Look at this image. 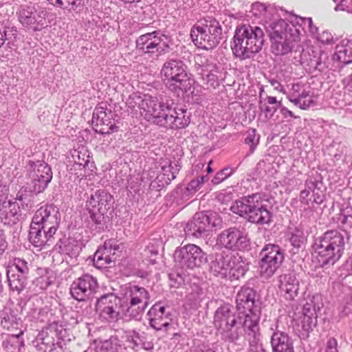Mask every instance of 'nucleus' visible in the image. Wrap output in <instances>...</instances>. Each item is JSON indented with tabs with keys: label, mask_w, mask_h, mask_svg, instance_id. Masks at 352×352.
<instances>
[{
	"label": "nucleus",
	"mask_w": 352,
	"mask_h": 352,
	"mask_svg": "<svg viewBox=\"0 0 352 352\" xmlns=\"http://www.w3.org/2000/svg\"><path fill=\"white\" fill-rule=\"evenodd\" d=\"M6 278L10 290L20 294L30 278V265L23 258L13 257L6 266Z\"/></svg>",
	"instance_id": "9b49d317"
},
{
	"label": "nucleus",
	"mask_w": 352,
	"mask_h": 352,
	"mask_svg": "<svg viewBox=\"0 0 352 352\" xmlns=\"http://www.w3.org/2000/svg\"><path fill=\"white\" fill-rule=\"evenodd\" d=\"M232 255L226 251L216 252L210 255V270L214 275L221 278L227 276Z\"/></svg>",
	"instance_id": "393cba45"
},
{
	"label": "nucleus",
	"mask_w": 352,
	"mask_h": 352,
	"mask_svg": "<svg viewBox=\"0 0 352 352\" xmlns=\"http://www.w3.org/2000/svg\"><path fill=\"white\" fill-rule=\"evenodd\" d=\"M112 112L107 109L106 104L97 106L93 112L92 123L96 127V131L100 134H110L117 131L118 126L112 120Z\"/></svg>",
	"instance_id": "5701e85b"
},
{
	"label": "nucleus",
	"mask_w": 352,
	"mask_h": 352,
	"mask_svg": "<svg viewBox=\"0 0 352 352\" xmlns=\"http://www.w3.org/2000/svg\"><path fill=\"white\" fill-rule=\"evenodd\" d=\"M248 342L249 344L248 352H266L263 348L261 336H258L257 330L255 331L253 329L248 334Z\"/></svg>",
	"instance_id": "a18cd8bd"
},
{
	"label": "nucleus",
	"mask_w": 352,
	"mask_h": 352,
	"mask_svg": "<svg viewBox=\"0 0 352 352\" xmlns=\"http://www.w3.org/2000/svg\"><path fill=\"white\" fill-rule=\"evenodd\" d=\"M180 168L181 165L178 161L169 162L162 166L161 172L172 181L176 177Z\"/></svg>",
	"instance_id": "3c124183"
},
{
	"label": "nucleus",
	"mask_w": 352,
	"mask_h": 352,
	"mask_svg": "<svg viewBox=\"0 0 352 352\" xmlns=\"http://www.w3.org/2000/svg\"><path fill=\"white\" fill-rule=\"evenodd\" d=\"M345 246V237L343 233L337 230L325 232L316 238L313 249L322 267L335 265L342 256Z\"/></svg>",
	"instance_id": "20e7f679"
},
{
	"label": "nucleus",
	"mask_w": 352,
	"mask_h": 352,
	"mask_svg": "<svg viewBox=\"0 0 352 352\" xmlns=\"http://www.w3.org/2000/svg\"><path fill=\"white\" fill-rule=\"evenodd\" d=\"M258 314H250V316H243L239 314V318L234 322L228 324L222 329H218L221 339L228 342H235L242 336L244 332L245 340L248 341V336L252 330L255 331L257 329L258 336H261L260 332Z\"/></svg>",
	"instance_id": "9d476101"
},
{
	"label": "nucleus",
	"mask_w": 352,
	"mask_h": 352,
	"mask_svg": "<svg viewBox=\"0 0 352 352\" xmlns=\"http://www.w3.org/2000/svg\"><path fill=\"white\" fill-rule=\"evenodd\" d=\"M228 270L236 279H239L246 274L248 270V265L243 261L242 256L233 254Z\"/></svg>",
	"instance_id": "c9c22d12"
},
{
	"label": "nucleus",
	"mask_w": 352,
	"mask_h": 352,
	"mask_svg": "<svg viewBox=\"0 0 352 352\" xmlns=\"http://www.w3.org/2000/svg\"><path fill=\"white\" fill-rule=\"evenodd\" d=\"M336 10L352 13V0H341L340 3L336 6Z\"/></svg>",
	"instance_id": "0e129e2a"
},
{
	"label": "nucleus",
	"mask_w": 352,
	"mask_h": 352,
	"mask_svg": "<svg viewBox=\"0 0 352 352\" xmlns=\"http://www.w3.org/2000/svg\"><path fill=\"white\" fill-rule=\"evenodd\" d=\"M170 180L168 177L164 175V174L160 172V173L156 177L155 179L152 182L151 186L153 188H155V184L157 185L160 188H164L167 185H168L170 183Z\"/></svg>",
	"instance_id": "bf43d9fd"
},
{
	"label": "nucleus",
	"mask_w": 352,
	"mask_h": 352,
	"mask_svg": "<svg viewBox=\"0 0 352 352\" xmlns=\"http://www.w3.org/2000/svg\"><path fill=\"white\" fill-rule=\"evenodd\" d=\"M238 318H239V314L238 316L235 314L232 307L230 304H225L216 310L214 316V324L218 330L230 322H234Z\"/></svg>",
	"instance_id": "c756f323"
},
{
	"label": "nucleus",
	"mask_w": 352,
	"mask_h": 352,
	"mask_svg": "<svg viewBox=\"0 0 352 352\" xmlns=\"http://www.w3.org/2000/svg\"><path fill=\"white\" fill-rule=\"evenodd\" d=\"M174 259L178 265L184 269L199 267L208 261L206 253L195 244L177 248L174 252Z\"/></svg>",
	"instance_id": "2eb2a0df"
},
{
	"label": "nucleus",
	"mask_w": 352,
	"mask_h": 352,
	"mask_svg": "<svg viewBox=\"0 0 352 352\" xmlns=\"http://www.w3.org/2000/svg\"><path fill=\"white\" fill-rule=\"evenodd\" d=\"M258 294L256 291L249 285H244L237 292L236 296V308L239 311H244L240 314L243 316H250V314H258V322L261 318L260 307L258 305V301L256 300Z\"/></svg>",
	"instance_id": "412c9836"
},
{
	"label": "nucleus",
	"mask_w": 352,
	"mask_h": 352,
	"mask_svg": "<svg viewBox=\"0 0 352 352\" xmlns=\"http://www.w3.org/2000/svg\"><path fill=\"white\" fill-rule=\"evenodd\" d=\"M17 30L14 27H6L0 25V48L4 45L6 41L11 39L12 36L16 37Z\"/></svg>",
	"instance_id": "864d4df0"
},
{
	"label": "nucleus",
	"mask_w": 352,
	"mask_h": 352,
	"mask_svg": "<svg viewBox=\"0 0 352 352\" xmlns=\"http://www.w3.org/2000/svg\"><path fill=\"white\" fill-rule=\"evenodd\" d=\"M60 213L54 204L41 206L34 213L30 227L29 240L35 247L51 245L60 226Z\"/></svg>",
	"instance_id": "f257e3e1"
},
{
	"label": "nucleus",
	"mask_w": 352,
	"mask_h": 352,
	"mask_svg": "<svg viewBox=\"0 0 352 352\" xmlns=\"http://www.w3.org/2000/svg\"><path fill=\"white\" fill-rule=\"evenodd\" d=\"M297 61L309 73L315 71L322 72L328 67L329 56L323 51L307 48L302 51L300 58Z\"/></svg>",
	"instance_id": "4be33fe9"
},
{
	"label": "nucleus",
	"mask_w": 352,
	"mask_h": 352,
	"mask_svg": "<svg viewBox=\"0 0 352 352\" xmlns=\"http://www.w3.org/2000/svg\"><path fill=\"white\" fill-rule=\"evenodd\" d=\"M20 212V208L16 202L3 201L0 208L1 222L8 226L16 224L19 220Z\"/></svg>",
	"instance_id": "c85d7f7f"
},
{
	"label": "nucleus",
	"mask_w": 352,
	"mask_h": 352,
	"mask_svg": "<svg viewBox=\"0 0 352 352\" xmlns=\"http://www.w3.org/2000/svg\"><path fill=\"white\" fill-rule=\"evenodd\" d=\"M280 107V102L274 96H267L264 101L261 100L259 102V109L267 120L272 118Z\"/></svg>",
	"instance_id": "58836bf2"
},
{
	"label": "nucleus",
	"mask_w": 352,
	"mask_h": 352,
	"mask_svg": "<svg viewBox=\"0 0 352 352\" xmlns=\"http://www.w3.org/2000/svg\"><path fill=\"white\" fill-rule=\"evenodd\" d=\"M72 159L74 162V166L76 169L86 168L90 162V156L88 151L82 148L81 149H74L72 152Z\"/></svg>",
	"instance_id": "79ce46f5"
},
{
	"label": "nucleus",
	"mask_w": 352,
	"mask_h": 352,
	"mask_svg": "<svg viewBox=\"0 0 352 352\" xmlns=\"http://www.w3.org/2000/svg\"><path fill=\"white\" fill-rule=\"evenodd\" d=\"M219 223L220 220L216 213L200 212L195 213L186 224L184 230L187 234L199 238L208 236L212 228L217 227Z\"/></svg>",
	"instance_id": "dca6fc26"
},
{
	"label": "nucleus",
	"mask_w": 352,
	"mask_h": 352,
	"mask_svg": "<svg viewBox=\"0 0 352 352\" xmlns=\"http://www.w3.org/2000/svg\"><path fill=\"white\" fill-rule=\"evenodd\" d=\"M259 258V274L262 278L269 279L282 265L285 254L280 246L269 243L263 248Z\"/></svg>",
	"instance_id": "ddd939ff"
},
{
	"label": "nucleus",
	"mask_w": 352,
	"mask_h": 352,
	"mask_svg": "<svg viewBox=\"0 0 352 352\" xmlns=\"http://www.w3.org/2000/svg\"><path fill=\"white\" fill-rule=\"evenodd\" d=\"M142 102V109L146 111V116L149 120H151L153 124L163 127L164 122L170 113L173 102L170 103L168 101L165 102L162 100L151 96H145Z\"/></svg>",
	"instance_id": "f3484780"
},
{
	"label": "nucleus",
	"mask_w": 352,
	"mask_h": 352,
	"mask_svg": "<svg viewBox=\"0 0 352 352\" xmlns=\"http://www.w3.org/2000/svg\"><path fill=\"white\" fill-rule=\"evenodd\" d=\"M149 324L152 328L157 331H160L163 327H167L169 325L168 320H155V318L153 317H149Z\"/></svg>",
	"instance_id": "052dcab7"
},
{
	"label": "nucleus",
	"mask_w": 352,
	"mask_h": 352,
	"mask_svg": "<svg viewBox=\"0 0 352 352\" xmlns=\"http://www.w3.org/2000/svg\"><path fill=\"white\" fill-rule=\"evenodd\" d=\"M270 344L273 352H293L294 351L293 342L289 335L278 329L272 333Z\"/></svg>",
	"instance_id": "cd10ccee"
},
{
	"label": "nucleus",
	"mask_w": 352,
	"mask_h": 352,
	"mask_svg": "<svg viewBox=\"0 0 352 352\" xmlns=\"http://www.w3.org/2000/svg\"><path fill=\"white\" fill-rule=\"evenodd\" d=\"M290 34L285 36L270 38L271 51L276 56H283L292 52L297 42L300 40V31L299 29L290 30Z\"/></svg>",
	"instance_id": "b1692460"
},
{
	"label": "nucleus",
	"mask_w": 352,
	"mask_h": 352,
	"mask_svg": "<svg viewBox=\"0 0 352 352\" xmlns=\"http://www.w3.org/2000/svg\"><path fill=\"white\" fill-rule=\"evenodd\" d=\"M217 241L221 247L232 251L244 250L250 246L247 234L236 227L223 230L217 236Z\"/></svg>",
	"instance_id": "6ab92c4d"
},
{
	"label": "nucleus",
	"mask_w": 352,
	"mask_h": 352,
	"mask_svg": "<svg viewBox=\"0 0 352 352\" xmlns=\"http://www.w3.org/2000/svg\"><path fill=\"white\" fill-rule=\"evenodd\" d=\"M19 20L22 25L33 32H38L47 26V11L40 6L23 8L19 10Z\"/></svg>",
	"instance_id": "aec40b11"
},
{
	"label": "nucleus",
	"mask_w": 352,
	"mask_h": 352,
	"mask_svg": "<svg viewBox=\"0 0 352 352\" xmlns=\"http://www.w3.org/2000/svg\"><path fill=\"white\" fill-rule=\"evenodd\" d=\"M96 352H118L121 346L117 336H111L109 339L98 338L94 342Z\"/></svg>",
	"instance_id": "f704fd0d"
},
{
	"label": "nucleus",
	"mask_w": 352,
	"mask_h": 352,
	"mask_svg": "<svg viewBox=\"0 0 352 352\" xmlns=\"http://www.w3.org/2000/svg\"><path fill=\"white\" fill-rule=\"evenodd\" d=\"M264 42L263 29L258 26L243 25L235 30L231 49L236 58L240 60L250 59L261 51Z\"/></svg>",
	"instance_id": "f03ea898"
},
{
	"label": "nucleus",
	"mask_w": 352,
	"mask_h": 352,
	"mask_svg": "<svg viewBox=\"0 0 352 352\" xmlns=\"http://www.w3.org/2000/svg\"><path fill=\"white\" fill-rule=\"evenodd\" d=\"M33 314L36 322H43L47 318V313L43 309H39L38 311L34 310Z\"/></svg>",
	"instance_id": "774afa93"
},
{
	"label": "nucleus",
	"mask_w": 352,
	"mask_h": 352,
	"mask_svg": "<svg viewBox=\"0 0 352 352\" xmlns=\"http://www.w3.org/2000/svg\"><path fill=\"white\" fill-rule=\"evenodd\" d=\"M309 19H311L310 17H301L295 14H290L289 18L287 19L289 21L290 23L294 25H299L302 28V30L305 32L308 28V24L307 21Z\"/></svg>",
	"instance_id": "4d7b16f0"
},
{
	"label": "nucleus",
	"mask_w": 352,
	"mask_h": 352,
	"mask_svg": "<svg viewBox=\"0 0 352 352\" xmlns=\"http://www.w3.org/2000/svg\"><path fill=\"white\" fill-rule=\"evenodd\" d=\"M187 110L180 109L176 110L170 108V113L164 122L163 127L172 129H184L188 126L190 122V116L186 115Z\"/></svg>",
	"instance_id": "bb28decb"
},
{
	"label": "nucleus",
	"mask_w": 352,
	"mask_h": 352,
	"mask_svg": "<svg viewBox=\"0 0 352 352\" xmlns=\"http://www.w3.org/2000/svg\"><path fill=\"white\" fill-rule=\"evenodd\" d=\"M33 195L35 194L33 192H32L30 186L29 187V190L28 187L23 186L18 191L16 196V200L21 202V204L23 208H24V206H25L26 207H30L32 204V199Z\"/></svg>",
	"instance_id": "09e8293b"
},
{
	"label": "nucleus",
	"mask_w": 352,
	"mask_h": 352,
	"mask_svg": "<svg viewBox=\"0 0 352 352\" xmlns=\"http://www.w3.org/2000/svg\"><path fill=\"white\" fill-rule=\"evenodd\" d=\"M279 288L284 293L286 300H294L298 296L300 282L293 272L282 274L279 276Z\"/></svg>",
	"instance_id": "a878e982"
},
{
	"label": "nucleus",
	"mask_w": 352,
	"mask_h": 352,
	"mask_svg": "<svg viewBox=\"0 0 352 352\" xmlns=\"http://www.w3.org/2000/svg\"><path fill=\"white\" fill-rule=\"evenodd\" d=\"M298 29L295 25L288 24L284 19H278L271 22L268 27L267 31L270 38L283 37L285 34H290V30Z\"/></svg>",
	"instance_id": "72a5a7b5"
},
{
	"label": "nucleus",
	"mask_w": 352,
	"mask_h": 352,
	"mask_svg": "<svg viewBox=\"0 0 352 352\" xmlns=\"http://www.w3.org/2000/svg\"><path fill=\"white\" fill-rule=\"evenodd\" d=\"M87 1L88 0H73L70 2V10H72L76 13L80 12L82 10L85 1L87 2Z\"/></svg>",
	"instance_id": "338daca9"
},
{
	"label": "nucleus",
	"mask_w": 352,
	"mask_h": 352,
	"mask_svg": "<svg viewBox=\"0 0 352 352\" xmlns=\"http://www.w3.org/2000/svg\"><path fill=\"white\" fill-rule=\"evenodd\" d=\"M126 309L124 316L129 320H140L151 302V294L144 287L129 283L124 289Z\"/></svg>",
	"instance_id": "1a4fd4ad"
},
{
	"label": "nucleus",
	"mask_w": 352,
	"mask_h": 352,
	"mask_svg": "<svg viewBox=\"0 0 352 352\" xmlns=\"http://www.w3.org/2000/svg\"><path fill=\"white\" fill-rule=\"evenodd\" d=\"M259 142V135H256V131L254 129H250L245 133L244 143L250 146L249 153L247 155L252 154Z\"/></svg>",
	"instance_id": "8fccbe9b"
},
{
	"label": "nucleus",
	"mask_w": 352,
	"mask_h": 352,
	"mask_svg": "<svg viewBox=\"0 0 352 352\" xmlns=\"http://www.w3.org/2000/svg\"><path fill=\"white\" fill-rule=\"evenodd\" d=\"M303 305L302 314L318 316V312L323 307L321 296L318 294L309 296Z\"/></svg>",
	"instance_id": "4c0bfd02"
},
{
	"label": "nucleus",
	"mask_w": 352,
	"mask_h": 352,
	"mask_svg": "<svg viewBox=\"0 0 352 352\" xmlns=\"http://www.w3.org/2000/svg\"><path fill=\"white\" fill-rule=\"evenodd\" d=\"M316 35V38L318 41L322 44L332 45L335 42L333 36L327 30H324L321 33L318 32Z\"/></svg>",
	"instance_id": "13d9d810"
},
{
	"label": "nucleus",
	"mask_w": 352,
	"mask_h": 352,
	"mask_svg": "<svg viewBox=\"0 0 352 352\" xmlns=\"http://www.w3.org/2000/svg\"><path fill=\"white\" fill-rule=\"evenodd\" d=\"M112 261V257L109 251H104V249L102 252L100 250H97L93 258L94 264L98 268L106 267L105 265L110 264Z\"/></svg>",
	"instance_id": "de8ad7c7"
},
{
	"label": "nucleus",
	"mask_w": 352,
	"mask_h": 352,
	"mask_svg": "<svg viewBox=\"0 0 352 352\" xmlns=\"http://www.w3.org/2000/svg\"><path fill=\"white\" fill-rule=\"evenodd\" d=\"M97 279L86 274L76 279L70 287L72 296L78 301L91 300L98 292Z\"/></svg>",
	"instance_id": "a211bd4d"
},
{
	"label": "nucleus",
	"mask_w": 352,
	"mask_h": 352,
	"mask_svg": "<svg viewBox=\"0 0 352 352\" xmlns=\"http://www.w3.org/2000/svg\"><path fill=\"white\" fill-rule=\"evenodd\" d=\"M59 248L61 252L71 257L77 256L81 250V245L78 241L69 237L64 242H60Z\"/></svg>",
	"instance_id": "c03bdc74"
},
{
	"label": "nucleus",
	"mask_w": 352,
	"mask_h": 352,
	"mask_svg": "<svg viewBox=\"0 0 352 352\" xmlns=\"http://www.w3.org/2000/svg\"><path fill=\"white\" fill-rule=\"evenodd\" d=\"M142 334L135 331H126L123 336L124 341L128 344V347L135 351L140 347V342L142 338Z\"/></svg>",
	"instance_id": "49530a36"
},
{
	"label": "nucleus",
	"mask_w": 352,
	"mask_h": 352,
	"mask_svg": "<svg viewBox=\"0 0 352 352\" xmlns=\"http://www.w3.org/2000/svg\"><path fill=\"white\" fill-rule=\"evenodd\" d=\"M160 75L167 89L177 95L190 91L193 80L187 72L184 62L179 58H168L164 63Z\"/></svg>",
	"instance_id": "39448f33"
},
{
	"label": "nucleus",
	"mask_w": 352,
	"mask_h": 352,
	"mask_svg": "<svg viewBox=\"0 0 352 352\" xmlns=\"http://www.w3.org/2000/svg\"><path fill=\"white\" fill-rule=\"evenodd\" d=\"M193 43L203 50H212L222 38V28L219 21L213 16H206L199 20L190 30Z\"/></svg>",
	"instance_id": "423d86ee"
},
{
	"label": "nucleus",
	"mask_w": 352,
	"mask_h": 352,
	"mask_svg": "<svg viewBox=\"0 0 352 352\" xmlns=\"http://www.w3.org/2000/svg\"><path fill=\"white\" fill-rule=\"evenodd\" d=\"M306 241V237L302 230L296 228L291 234L290 242L296 248H300Z\"/></svg>",
	"instance_id": "603ef678"
},
{
	"label": "nucleus",
	"mask_w": 352,
	"mask_h": 352,
	"mask_svg": "<svg viewBox=\"0 0 352 352\" xmlns=\"http://www.w3.org/2000/svg\"><path fill=\"white\" fill-rule=\"evenodd\" d=\"M287 98L294 105L301 109H307L314 103L313 100L309 96L308 92L303 91L300 94H296L295 91L287 95Z\"/></svg>",
	"instance_id": "a19ab883"
},
{
	"label": "nucleus",
	"mask_w": 352,
	"mask_h": 352,
	"mask_svg": "<svg viewBox=\"0 0 352 352\" xmlns=\"http://www.w3.org/2000/svg\"><path fill=\"white\" fill-rule=\"evenodd\" d=\"M23 334V330L16 334L8 335L2 342V346L7 352L19 351L21 348L24 346L21 336Z\"/></svg>",
	"instance_id": "e433bc0d"
},
{
	"label": "nucleus",
	"mask_w": 352,
	"mask_h": 352,
	"mask_svg": "<svg viewBox=\"0 0 352 352\" xmlns=\"http://www.w3.org/2000/svg\"><path fill=\"white\" fill-rule=\"evenodd\" d=\"M149 324L152 328L157 331H160L163 327H167L169 325L168 320H155V318L153 317H149Z\"/></svg>",
	"instance_id": "680f3d73"
},
{
	"label": "nucleus",
	"mask_w": 352,
	"mask_h": 352,
	"mask_svg": "<svg viewBox=\"0 0 352 352\" xmlns=\"http://www.w3.org/2000/svg\"><path fill=\"white\" fill-rule=\"evenodd\" d=\"M97 298L96 311L102 321L115 322L124 315L125 309H122V300L115 294L111 293Z\"/></svg>",
	"instance_id": "4468645a"
},
{
	"label": "nucleus",
	"mask_w": 352,
	"mask_h": 352,
	"mask_svg": "<svg viewBox=\"0 0 352 352\" xmlns=\"http://www.w3.org/2000/svg\"><path fill=\"white\" fill-rule=\"evenodd\" d=\"M198 74L201 76L204 84L207 88H215L219 85L218 77L217 74V67L216 65L212 63H206V65H199L197 67Z\"/></svg>",
	"instance_id": "2f4dec72"
},
{
	"label": "nucleus",
	"mask_w": 352,
	"mask_h": 352,
	"mask_svg": "<svg viewBox=\"0 0 352 352\" xmlns=\"http://www.w3.org/2000/svg\"><path fill=\"white\" fill-rule=\"evenodd\" d=\"M26 168L32 192L36 195L43 192L52 179L53 173L50 166L44 161L29 160Z\"/></svg>",
	"instance_id": "f8f14e48"
},
{
	"label": "nucleus",
	"mask_w": 352,
	"mask_h": 352,
	"mask_svg": "<svg viewBox=\"0 0 352 352\" xmlns=\"http://www.w3.org/2000/svg\"><path fill=\"white\" fill-rule=\"evenodd\" d=\"M333 60L343 65L352 63V40H342L336 47Z\"/></svg>",
	"instance_id": "473e14b6"
},
{
	"label": "nucleus",
	"mask_w": 352,
	"mask_h": 352,
	"mask_svg": "<svg viewBox=\"0 0 352 352\" xmlns=\"http://www.w3.org/2000/svg\"><path fill=\"white\" fill-rule=\"evenodd\" d=\"M230 210L246 221L256 225H270L273 214L268 206L264 204L263 196L254 193L237 199L231 206Z\"/></svg>",
	"instance_id": "7ed1b4c3"
},
{
	"label": "nucleus",
	"mask_w": 352,
	"mask_h": 352,
	"mask_svg": "<svg viewBox=\"0 0 352 352\" xmlns=\"http://www.w3.org/2000/svg\"><path fill=\"white\" fill-rule=\"evenodd\" d=\"M113 202V196L104 190H98L91 194L87 201V210L89 212L88 226L97 232L104 231L106 226L105 213Z\"/></svg>",
	"instance_id": "0eeeda50"
},
{
	"label": "nucleus",
	"mask_w": 352,
	"mask_h": 352,
	"mask_svg": "<svg viewBox=\"0 0 352 352\" xmlns=\"http://www.w3.org/2000/svg\"><path fill=\"white\" fill-rule=\"evenodd\" d=\"M169 37L161 30H155L138 36L135 41L138 53L144 58L157 60L160 56L170 51L171 42Z\"/></svg>",
	"instance_id": "6e6552de"
},
{
	"label": "nucleus",
	"mask_w": 352,
	"mask_h": 352,
	"mask_svg": "<svg viewBox=\"0 0 352 352\" xmlns=\"http://www.w3.org/2000/svg\"><path fill=\"white\" fill-rule=\"evenodd\" d=\"M338 221L346 230L352 229V215L340 214Z\"/></svg>",
	"instance_id": "e2e57ef3"
},
{
	"label": "nucleus",
	"mask_w": 352,
	"mask_h": 352,
	"mask_svg": "<svg viewBox=\"0 0 352 352\" xmlns=\"http://www.w3.org/2000/svg\"><path fill=\"white\" fill-rule=\"evenodd\" d=\"M52 283V277L47 274V272H46L45 274L36 278L34 280L35 285L41 290L46 289Z\"/></svg>",
	"instance_id": "6e6d98bb"
},
{
	"label": "nucleus",
	"mask_w": 352,
	"mask_h": 352,
	"mask_svg": "<svg viewBox=\"0 0 352 352\" xmlns=\"http://www.w3.org/2000/svg\"><path fill=\"white\" fill-rule=\"evenodd\" d=\"M119 248V245H118L117 242L113 239H110L104 244V251H109V253L111 254V250H113V256L115 254V251L118 250Z\"/></svg>",
	"instance_id": "69168bd1"
},
{
	"label": "nucleus",
	"mask_w": 352,
	"mask_h": 352,
	"mask_svg": "<svg viewBox=\"0 0 352 352\" xmlns=\"http://www.w3.org/2000/svg\"><path fill=\"white\" fill-rule=\"evenodd\" d=\"M1 324L8 331L21 330L22 320L16 311L8 307H4L0 311Z\"/></svg>",
	"instance_id": "7c9ffc66"
},
{
	"label": "nucleus",
	"mask_w": 352,
	"mask_h": 352,
	"mask_svg": "<svg viewBox=\"0 0 352 352\" xmlns=\"http://www.w3.org/2000/svg\"><path fill=\"white\" fill-rule=\"evenodd\" d=\"M318 316H314L307 314H302L301 320V328L300 338L305 340L309 337V334L313 331L317 324Z\"/></svg>",
	"instance_id": "37998d69"
},
{
	"label": "nucleus",
	"mask_w": 352,
	"mask_h": 352,
	"mask_svg": "<svg viewBox=\"0 0 352 352\" xmlns=\"http://www.w3.org/2000/svg\"><path fill=\"white\" fill-rule=\"evenodd\" d=\"M234 172V169L232 168L226 167L216 173L215 176L212 179V183L213 184H219L230 177Z\"/></svg>",
	"instance_id": "5fc2aeb1"
},
{
	"label": "nucleus",
	"mask_w": 352,
	"mask_h": 352,
	"mask_svg": "<svg viewBox=\"0 0 352 352\" xmlns=\"http://www.w3.org/2000/svg\"><path fill=\"white\" fill-rule=\"evenodd\" d=\"M206 181H208V177L204 175L199 176L195 179L191 180L185 188L182 195V199L184 201H188L201 189Z\"/></svg>",
	"instance_id": "ea45409f"
}]
</instances>
